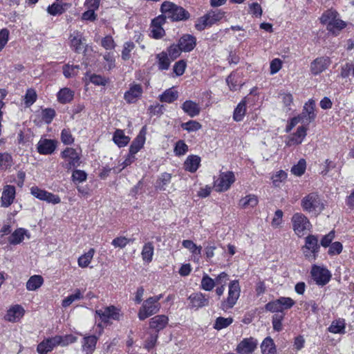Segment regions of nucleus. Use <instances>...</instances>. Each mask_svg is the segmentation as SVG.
I'll list each match as a JSON object with an SVG mask.
<instances>
[{
	"mask_svg": "<svg viewBox=\"0 0 354 354\" xmlns=\"http://www.w3.org/2000/svg\"><path fill=\"white\" fill-rule=\"evenodd\" d=\"M97 338L95 335H88L84 337L82 342V351L85 354H92L95 349Z\"/></svg>",
	"mask_w": 354,
	"mask_h": 354,
	"instance_id": "bb28decb",
	"label": "nucleus"
},
{
	"mask_svg": "<svg viewBox=\"0 0 354 354\" xmlns=\"http://www.w3.org/2000/svg\"><path fill=\"white\" fill-rule=\"evenodd\" d=\"M321 23L326 26V29L334 35L346 27V23L339 18L335 10H328L323 13L320 18Z\"/></svg>",
	"mask_w": 354,
	"mask_h": 354,
	"instance_id": "f257e3e1",
	"label": "nucleus"
},
{
	"mask_svg": "<svg viewBox=\"0 0 354 354\" xmlns=\"http://www.w3.org/2000/svg\"><path fill=\"white\" fill-rule=\"evenodd\" d=\"M178 44L184 52H190L196 45V38L192 35H183L179 39Z\"/></svg>",
	"mask_w": 354,
	"mask_h": 354,
	"instance_id": "4be33fe9",
	"label": "nucleus"
},
{
	"mask_svg": "<svg viewBox=\"0 0 354 354\" xmlns=\"http://www.w3.org/2000/svg\"><path fill=\"white\" fill-rule=\"evenodd\" d=\"M156 58L157 59L158 68L160 71H166L168 70L171 60L169 58L168 54L167 52H161L156 55Z\"/></svg>",
	"mask_w": 354,
	"mask_h": 354,
	"instance_id": "7c9ffc66",
	"label": "nucleus"
},
{
	"mask_svg": "<svg viewBox=\"0 0 354 354\" xmlns=\"http://www.w3.org/2000/svg\"><path fill=\"white\" fill-rule=\"evenodd\" d=\"M80 66L78 65H65L63 68L64 75L66 77H71L77 74Z\"/></svg>",
	"mask_w": 354,
	"mask_h": 354,
	"instance_id": "e2e57ef3",
	"label": "nucleus"
},
{
	"mask_svg": "<svg viewBox=\"0 0 354 354\" xmlns=\"http://www.w3.org/2000/svg\"><path fill=\"white\" fill-rule=\"evenodd\" d=\"M71 46L77 53L83 50L84 48V44L83 42V37L82 34L80 32H74L71 36Z\"/></svg>",
	"mask_w": 354,
	"mask_h": 354,
	"instance_id": "4c0bfd02",
	"label": "nucleus"
},
{
	"mask_svg": "<svg viewBox=\"0 0 354 354\" xmlns=\"http://www.w3.org/2000/svg\"><path fill=\"white\" fill-rule=\"evenodd\" d=\"M181 127L183 130H185L188 132H194L199 130L202 126L196 120H189L187 122L182 123Z\"/></svg>",
	"mask_w": 354,
	"mask_h": 354,
	"instance_id": "3c124183",
	"label": "nucleus"
},
{
	"mask_svg": "<svg viewBox=\"0 0 354 354\" xmlns=\"http://www.w3.org/2000/svg\"><path fill=\"white\" fill-rule=\"evenodd\" d=\"M24 315V309L20 305H14L7 311L5 319L10 322H15L20 319Z\"/></svg>",
	"mask_w": 354,
	"mask_h": 354,
	"instance_id": "5701e85b",
	"label": "nucleus"
},
{
	"mask_svg": "<svg viewBox=\"0 0 354 354\" xmlns=\"http://www.w3.org/2000/svg\"><path fill=\"white\" fill-rule=\"evenodd\" d=\"M302 209L309 213L320 214L324 209L322 199L317 192H311L305 196L301 201Z\"/></svg>",
	"mask_w": 354,
	"mask_h": 354,
	"instance_id": "7ed1b4c3",
	"label": "nucleus"
},
{
	"mask_svg": "<svg viewBox=\"0 0 354 354\" xmlns=\"http://www.w3.org/2000/svg\"><path fill=\"white\" fill-rule=\"evenodd\" d=\"M234 181L235 176L232 171L223 172L215 181V189L219 192H225L230 189Z\"/></svg>",
	"mask_w": 354,
	"mask_h": 354,
	"instance_id": "9d476101",
	"label": "nucleus"
},
{
	"mask_svg": "<svg viewBox=\"0 0 354 354\" xmlns=\"http://www.w3.org/2000/svg\"><path fill=\"white\" fill-rule=\"evenodd\" d=\"M55 116V111L53 109L47 108L41 111V119L46 123L50 124Z\"/></svg>",
	"mask_w": 354,
	"mask_h": 354,
	"instance_id": "864d4df0",
	"label": "nucleus"
},
{
	"mask_svg": "<svg viewBox=\"0 0 354 354\" xmlns=\"http://www.w3.org/2000/svg\"><path fill=\"white\" fill-rule=\"evenodd\" d=\"M201 158L198 156H189L185 161L184 166L187 171L195 172L199 166Z\"/></svg>",
	"mask_w": 354,
	"mask_h": 354,
	"instance_id": "2f4dec72",
	"label": "nucleus"
},
{
	"mask_svg": "<svg viewBox=\"0 0 354 354\" xmlns=\"http://www.w3.org/2000/svg\"><path fill=\"white\" fill-rule=\"evenodd\" d=\"M310 273L313 280L319 286L326 285L331 277L328 269L318 266H313Z\"/></svg>",
	"mask_w": 354,
	"mask_h": 354,
	"instance_id": "f8f14e48",
	"label": "nucleus"
},
{
	"mask_svg": "<svg viewBox=\"0 0 354 354\" xmlns=\"http://www.w3.org/2000/svg\"><path fill=\"white\" fill-rule=\"evenodd\" d=\"M161 11L165 18L171 19L172 21H183L190 17L188 11L181 6H178L172 2L165 1L161 5Z\"/></svg>",
	"mask_w": 354,
	"mask_h": 354,
	"instance_id": "f03ea898",
	"label": "nucleus"
},
{
	"mask_svg": "<svg viewBox=\"0 0 354 354\" xmlns=\"http://www.w3.org/2000/svg\"><path fill=\"white\" fill-rule=\"evenodd\" d=\"M56 147V142L53 140H40L37 144V151L40 154L48 155L54 152Z\"/></svg>",
	"mask_w": 354,
	"mask_h": 354,
	"instance_id": "412c9836",
	"label": "nucleus"
},
{
	"mask_svg": "<svg viewBox=\"0 0 354 354\" xmlns=\"http://www.w3.org/2000/svg\"><path fill=\"white\" fill-rule=\"evenodd\" d=\"M262 354H276V348L272 338L266 337L261 345Z\"/></svg>",
	"mask_w": 354,
	"mask_h": 354,
	"instance_id": "79ce46f5",
	"label": "nucleus"
},
{
	"mask_svg": "<svg viewBox=\"0 0 354 354\" xmlns=\"http://www.w3.org/2000/svg\"><path fill=\"white\" fill-rule=\"evenodd\" d=\"M12 157L8 153H0V169H6L12 165Z\"/></svg>",
	"mask_w": 354,
	"mask_h": 354,
	"instance_id": "13d9d810",
	"label": "nucleus"
},
{
	"mask_svg": "<svg viewBox=\"0 0 354 354\" xmlns=\"http://www.w3.org/2000/svg\"><path fill=\"white\" fill-rule=\"evenodd\" d=\"M232 322L233 319L232 317L225 318L219 317L216 319L214 327L216 330H221L230 326Z\"/></svg>",
	"mask_w": 354,
	"mask_h": 354,
	"instance_id": "603ef678",
	"label": "nucleus"
},
{
	"mask_svg": "<svg viewBox=\"0 0 354 354\" xmlns=\"http://www.w3.org/2000/svg\"><path fill=\"white\" fill-rule=\"evenodd\" d=\"M135 44L132 41H127L124 44L122 51V58L124 60H129L131 57V52L134 49Z\"/></svg>",
	"mask_w": 354,
	"mask_h": 354,
	"instance_id": "6e6d98bb",
	"label": "nucleus"
},
{
	"mask_svg": "<svg viewBox=\"0 0 354 354\" xmlns=\"http://www.w3.org/2000/svg\"><path fill=\"white\" fill-rule=\"evenodd\" d=\"M16 189L13 185H7L4 186L1 197V205L8 207L13 203L15 198Z\"/></svg>",
	"mask_w": 354,
	"mask_h": 354,
	"instance_id": "dca6fc26",
	"label": "nucleus"
},
{
	"mask_svg": "<svg viewBox=\"0 0 354 354\" xmlns=\"http://www.w3.org/2000/svg\"><path fill=\"white\" fill-rule=\"evenodd\" d=\"M162 295H158L153 297H150L146 299L138 312V318L140 320H145L147 317L156 314L160 309V299Z\"/></svg>",
	"mask_w": 354,
	"mask_h": 354,
	"instance_id": "20e7f679",
	"label": "nucleus"
},
{
	"mask_svg": "<svg viewBox=\"0 0 354 354\" xmlns=\"http://www.w3.org/2000/svg\"><path fill=\"white\" fill-rule=\"evenodd\" d=\"M153 251L154 247L152 243L148 242L145 243L142 248L141 252L142 260L147 263L151 262L152 261Z\"/></svg>",
	"mask_w": 354,
	"mask_h": 354,
	"instance_id": "37998d69",
	"label": "nucleus"
},
{
	"mask_svg": "<svg viewBox=\"0 0 354 354\" xmlns=\"http://www.w3.org/2000/svg\"><path fill=\"white\" fill-rule=\"evenodd\" d=\"M192 308H200L209 305V297L201 292L193 293L188 297Z\"/></svg>",
	"mask_w": 354,
	"mask_h": 354,
	"instance_id": "a211bd4d",
	"label": "nucleus"
},
{
	"mask_svg": "<svg viewBox=\"0 0 354 354\" xmlns=\"http://www.w3.org/2000/svg\"><path fill=\"white\" fill-rule=\"evenodd\" d=\"M354 75V64L346 63L342 66L340 75L342 78H347L349 77L351 73Z\"/></svg>",
	"mask_w": 354,
	"mask_h": 354,
	"instance_id": "69168bd1",
	"label": "nucleus"
},
{
	"mask_svg": "<svg viewBox=\"0 0 354 354\" xmlns=\"http://www.w3.org/2000/svg\"><path fill=\"white\" fill-rule=\"evenodd\" d=\"M320 245L318 238L315 235H308L305 239V245L303 246V252L305 257L315 260L319 251Z\"/></svg>",
	"mask_w": 354,
	"mask_h": 354,
	"instance_id": "0eeeda50",
	"label": "nucleus"
},
{
	"mask_svg": "<svg viewBox=\"0 0 354 354\" xmlns=\"http://www.w3.org/2000/svg\"><path fill=\"white\" fill-rule=\"evenodd\" d=\"M37 97V93L34 89H28L24 99L26 106H30L36 101Z\"/></svg>",
	"mask_w": 354,
	"mask_h": 354,
	"instance_id": "0e129e2a",
	"label": "nucleus"
},
{
	"mask_svg": "<svg viewBox=\"0 0 354 354\" xmlns=\"http://www.w3.org/2000/svg\"><path fill=\"white\" fill-rule=\"evenodd\" d=\"M61 140L65 145H71L74 142V138L69 129H64L62 131Z\"/></svg>",
	"mask_w": 354,
	"mask_h": 354,
	"instance_id": "774afa93",
	"label": "nucleus"
},
{
	"mask_svg": "<svg viewBox=\"0 0 354 354\" xmlns=\"http://www.w3.org/2000/svg\"><path fill=\"white\" fill-rule=\"evenodd\" d=\"M95 313L103 322H108L111 319L119 320L120 317L119 310L113 306L97 310Z\"/></svg>",
	"mask_w": 354,
	"mask_h": 354,
	"instance_id": "4468645a",
	"label": "nucleus"
},
{
	"mask_svg": "<svg viewBox=\"0 0 354 354\" xmlns=\"http://www.w3.org/2000/svg\"><path fill=\"white\" fill-rule=\"evenodd\" d=\"M183 51L180 45L178 44H172L167 48V54L172 60L176 59L180 56V53Z\"/></svg>",
	"mask_w": 354,
	"mask_h": 354,
	"instance_id": "680f3d73",
	"label": "nucleus"
},
{
	"mask_svg": "<svg viewBox=\"0 0 354 354\" xmlns=\"http://www.w3.org/2000/svg\"><path fill=\"white\" fill-rule=\"evenodd\" d=\"M315 101L313 100H308L304 106L302 115L304 118H306L310 121L315 119L316 115L315 113Z\"/></svg>",
	"mask_w": 354,
	"mask_h": 354,
	"instance_id": "e433bc0d",
	"label": "nucleus"
},
{
	"mask_svg": "<svg viewBox=\"0 0 354 354\" xmlns=\"http://www.w3.org/2000/svg\"><path fill=\"white\" fill-rule=\"evenodd\" d=\"M330 64L331 60L328 57H317L310 63V72L314 75H319L326 71Z\"/></svg>",
	"mask_w": 354,
	"mask_h": 354,
	"instance_id": "ddd939ff",
	"label": "nucleus"
},
{
	"mask_svg": "<svg viewBox=\"0 0 354 354\" xmlns=\"http://www.w3.org/2000/svg\"><path fill=\"white\" fill-rule=\"evenodd\" d=\"M215 286L214 279L205 274L201 281V288L205 291H211Z\"/></svg>",
	"mask_w": 354,
	"mask_h": 354,
	"instance_id": "09e8293b",
	"label": "nucleus"
},
{
	"mask_svg": "<svg viewBox=\"0 0 354 354\" xmlns=\"http://www.w3.org/2000/svg\"><path fill=\"white\" fill-rule=\"evenodd\" d=\"M54 339L55 337L44 339L38 344L37 348V352L39 354H47L48 352L53 351V349L57 346Z\"/></svg>",
	"mask_w": 354,
	"mask_h": 354,
	"instance_id": "c85d7f7f",
	"label": "nucleus"
},
{
	"mask_svg": "<svg viewBox=\"0 0 354 354\" xmlns=\"http://www.w3.org/2000/svg\"><path fill=\"white\" fill-rule=\"evenodd\" d=\"M77 337L73 335H56L55 336L54 342H55L57 346H66L71 344L75 343L77 342Z\"/></svg>",
	"mask_w": 354,
	"mask_h": 354,
	"instance_id": "473e14b6",
	"label": "nucleus"
},
{
	"mask_svg": "<svg viewBox=\"0 0 354 354\" xmlns=\"http://www.w3.org/2000/svg\"><path fill=\"white\" fill-rule=\"evenodd\" d=\"M113 140L119 147H123L127 145L130 138L125 136L122 130L117 129L113 134Z\"/></svg>",
	"mask_w": 354,
	"mask_h": 354,
	"instance_id": "f704fd0d",
	"label": "nucleus"
},
{
	"mask_svg": "<svg viewBox=\"0 0 354 354\" xmlns=\"http://www.w3.org/2000/svg\"><path fill=\"white\" fill-rule=\"evenodd\" d=\"M182 245L184 248L189 250V252H192V254H193L194 261L198 262L202 251V247L200 245H196L191 240H184L182 243Z\"/></svg>",
	"mask_w": 354,
	"mask_h": 354,
	"instance_id": "a878e982",
	"label": "nucleus"
},
{
	"mask_svg": "<svg viewBox=\"0 0 354 354\" xmlns=\"http://www.w3.org/2000/svg\"><path fill=\"white\" fill-rule=\"evenodd\" d=\"M57 97L60 103H69L73 99L74 92L68 88H63L57 93Z\"/></svg>",
	"mask_w": 354,
	"mask_h": 354,
	"instance_id": "72a5a7b5",
	"label": "nucleus"
},
{
	"mask_svg": "<svg viewBox=\"0 0 354 354\" xmlns=\"http://www.w3.org/2000/svg\"><path fill=\"white\" fill-rule=\"evenodd\" d=\"M258 203V199L254 195H248L241 198L239 202V205L243 208L254 207Z\"/></svg>",
	"mask_w": 354,
	"mask_h": 354,
	"instance_id": "de8ad7c7",
	"label": "nucleus"
},
{
	"mask_svg": "<svg viewBox=\"0 0 354 354\" xmlns=\"http://www.w3.org/2000/svg\"><path fill=\"white\" fill-rule=\"evenodd\" d=\"M188 151V146L183 140H178L174 147V153L176 156H183Z\"/></svg>",
	"mask_w": 354,
	"mask_h": 354,
	"instance_id": "338daca9",
	"label": "nucleus"
},
{
	"mask_svg": "<svg viewBox=\"0 0 354 354\" xmlns=\"http://www.w3.org/2000/svg\"><path fill=\"white\" fill-rule=\"evenodd\" d=\"M306 163L304 159H301L299 160L298 163L295 165H294L291 171L293 174L300 176H301L306 170Z\"/></svg>",
	"mask_w": 354,
	"mask_h": 354,
	"instance_id": "4d7b16f0",
	"label": "nucleus"
},
{
	"mask_svg": "<svg viewBox=\"0 0 354 354\" xmlns=\"http://www.w3.org/2000/svg\"><path fill=\"white\" fill-rule=\"evenodd\" d=\"M181 107L183 111L192 118L198 115L201 112L199 105L192 100L185 101Z\"/></svg>",
	"mask_w": 354,
	"mask_h": 354,
	"instance_id": "393cba45",
	"label": "nucleus"
},
{
	"mask_svg": "<svg viewBox=\"0 0 354 354\" xmlns=\"http://www.w3.org/2000/svg\"><path fill=\"white\" fill-rule=\"evenodd\" d=\"M29 238L28 230L24 228H18L15 230L8 239V242L12 245H17L23 241L24 236Z\"/></svg>",
	"mask_w": 354,
	"mask_h": 354,
	"instance_id": "cd10ccee",
	"label": "nucleus"
},
{
	"mask_svg": "<svg viewBox=\"0 0 354 354\" xmlns=\"http://www.w3.org/2000/svg\"><path fill=\"white\" fill-rule=\"evenodd\" d=\"M82 298H83L82 293L79 289H77L74 294L68 296L62 301V305L64 308H66L75 301L81 299Z\"/></svg>",
	"mask_w": 354,
	"mask_h": 354,
	"instance_id": "8fccbe9b",
	"label": "nucleus"
},
{
	"mask_svg": "<svg viewBox=\"0 0 354 354\" xmlns=\"http://www.w3.org/2000/svg\"><path fill=\"white\" fill-rule=\"evenodd\" d=\"M147 128L143 127L140 131L138 135L131 143L129 148V153L136 155L144 146L146 140Z\"/></svg>",
	"mask_w": 354,
	"mask_h": 354,
	"instance_id": "aec40b11",
	"label": "nucleus"
},
{
	"mask_svg": "<svg viewBox=\"0 0 354 354\" xmlns=\"http://www.w3.org/2000/svg\"><path fill=\"white\" fill-rule=\"evenodd\" d=\"M44 283V279L41 275H33L26 282V288L30 291H34L39 288Z\"/></svg>",
	"mask_w": 354,
	"mask_h": 354,
	"instance_id": "c9c22d12",
	"label": "nucleus"
},
{
	"mask_svg": "<svg viewBox=\"0 0 354 354\" xmlns=\"http://www.w3.org/2000/svg\"><path fill=\"white\" fill-rule=\"evenodd\" d=\"M307 129L304 127H299L296 133L290 135L286 141V145L290 147L301 144L306 136Z\"/></svg>",
	"mask_w": 354,
	"mask_h": 354,
	"instance_id": "b1692460",
	"label": "nucleus"
},
{
	"mask_svg": "<svg viewBox=\"0 0 354 354\" xmlns=\"http://www.w3.org/2000/svg\"><path fill=\"white\" fill-rule=\"evenodd\" d=\"M168 323V317L165 315H156L150 320V327L158 331L164 328Z\"/></svg>",
	"mask_w": 354,
	"mask_h": 354,
	"instance_id": "c756f323",
	"label": "nucleus"
},
{
	"mask_svg": "<svg viewBox=\"0 0 354 354\" xmlns=\"http://www.w3.org/2000/svg\"><path fill=\"white\" fill-rule=\"evenodd\" d=\"M328 254L330 256H335L339 254L343 250L342 244L339 241L332 243L329 246Z\"/></svg>",
	"mask_w": 354,
	"mask_h": 354,
	"instance_id": "052dcab7",
	"label": "nucleus"
},
{
	"mask_svg": "<svg viewBox=\"0 0 354 354\" xmlns=\"http://www.w3.org/2000/svg\"><path fill=\"white\" fill-rule=\"evenodd\" d=\"M246 112L245 100L241 101L234 111L233 119L236 122L242 121Z\"/></svg>",
	"mask_w": 354,
	"mask_h": 354,
	"instance_id": "c03bdc74",
	"label": "nucleus"
},
{
	"mask_svg": "<svg viewBox=\"0 0 354 354\" xmlns=\"http://www.w3.org/2000/svg\"><path fill=\"white\" fill-rule=\"evenodd\" d=\"M171 175L168 173L162 174L156 180V189L165 191L166 190L167 187L171 183Z\"/></svg>",
	"mask_w": 354,
	"mask_h": 354,
	"instance_id": "58836bf2",
	"label": "nucleus"
},
{
	"mask_svg": "<svg viewBox=\"0 0 354 354\" xmlns=\"http://www.w3.org/2000/svg\"><path fill=\"white\" fill-rule=\"evenodd\" d=\"M30 194L40 201H46L48 203L58 204L61 202V198L58 195L41 189L37 186L30 188Z\"/></svg>",
	"mask_w": 354,
	"mask_h": 354,
	"instance_id": "9b49d317",
	"label": "nucleus"
},
{
	"mask_svg": "<svg viewBox=\"0 0 354 354\" xmlns=\"http://www.w3.org/2000/svg\"><path fill=\"white\" fill-rule=\"evenodd\" d=\"M292 230L299 237L304 236L312 228L309 219L302 213H295L291 218Z\"/></svg>",
	"mask_w": 354,
	"mask_h": 354,
	"instance_id": "423d86ee",
	"label": "nucleus"
},
{
	"mask_svg": "<svg viewBox=\"0 0 354 354\" xmlns=\"http://www.w3.org/2000/svg\"><path fill=\"white\" fill-rule=\"evenodd\" d=\"M87 75L88 76L89 81L96 86H105L109 82L107 78L100 75L88 74Z\"/></svg>",
	"mask_w": 354,
	"mask_h": 354,
	"instance_id": "5fc2aeb1",
	"label": "nucleus"
},
{
	"mask_svg": "<svg viewBox=\"0 0 354 354\" xmlns=\"http://www.w3.org/2000/svg\"><path fill=\"white\" fill-rule=\"evenodd\" d=\"M224 16L225 12L221 10H210L203 16L197 19L194 27L197 30L202 31L221 21Z\"/></svg>",
	"mask_w": 354,
	"mask_h": 354,
	"instance_id": "39448f33",
	"label": "nucleus"
},
{
	"mask_svg": "<svg viewBox=\"0 0 354 354\" xmlns=\"http://www.w3.org/2000/svg\"><path fill=\"white\" fill-rule=\"evenodd\" d=\"M165 22V19L163 16H159L152 20L151 26V35L154 39H160L165 35V30L162 26Z\"/></svg>",
	"mask_w": 354,
	"mask_h": 354,
	"instance_id": "f3484780",
	"label": "nucleus"
},
{
	"mask_svg": "<svg viewBox=\"0 0 354 354\" xmlns=\"http://www.w3.org/2000/svg\"><path fill=\"white\" fill-rule=\"evenodd\" d=\"M277 299L279 302L282 312L284 310L291 308L295 304V301L290 297H281Z\"/></svg>",
	"mask_w": 354,
	"mask_h": 354,
	"instance_id": "bf43d9fd",
	"label": "nucleus"
},
{
	"mask_svg": "<svg viewBox=\"0 0 354 354\" xmlns=\"http://www.w3.org/2000/svg\"><path fill=\"white\" fill-rule=\"evenodd\" d=\"M95 250L91 248L87 252L80 256L77 260L78 266L82 268L88 267L93 258Z\"/></svg>",
	"mask_w": 354,
	"mask_h": 354,
	"instance_id": "ea45409f",
	"label": "nucleus"
},
{
	"mask_svg": "<svg viewBox=\"0 0 354 354\" xmlns=\"http://www.w3.org/2000/svg\"><path fill=\"white\" fill-rule=\"evenodd\" d=\"M257 346V341L252 337L243 339L237 346L236 351L239 354H250Z\"/></svg>",
	"mask_w": 354,
	"mask_h": 354,
	"instance_id": "6ab92c4d",
	"label": "nucleus"
},
{
	"mask_svg": "<svg viewBox=\"0 0 354 354\" xmlns=\"http://www.w3.org/2000/svg\"><path fill=\"white\" fill-rule=\"evenodd\" d=\"M328 330L332 333L344 334L345 333V321L343 319H339L333 321L328 328Z\"/></svg>",
	"mask_w": 354,
	"mask_h": 354,
	"instance_id": "a18cd8bd",
	"label": "nucleus"
},
{
	"mask_svg": "<svg viewBox=\"0 0 354 354\" xmlns=\"http://www.w3.org/2000/svg\"><path fill=\"white\" fill-rule=\"evenodd\" d=\"M240 291L239 281L237 280L231 281L229 284L228 296L226 301L222 303V308L224 310L232 308L239 297Z\"/></svg>",
	"mask_w": 354,
	"mask_h": 354,
	"instance_id": "1a4fd4ad",
	"label": "nucleus"
},
{
	"mask_svg": "<svg viewBox=\"0 0 354 354\" xmlns=\"http://www.w3.org/2000/svg\"><path fill=\"white\" fill-rule=\"evenodd\" d=\"M178 97V91L173 88L167 89L162 95L159 96V99L162 102L172 103L177 100Z\"/></svg>",
	"mask_w": 354,
	"mask_h": 354,
	"instance_id": "a19ab883",
	"label": "nucleus"
},
{
	"mask_svg": "<svg viewBox=\"0 0 354 354\" xmlns=\"http://www.w3.org/2000/svg\"><path fill=\"white\" fill-rule=\"evenodd\" d=\"M142 87L139 84H131L129 89L124 93V98L129 104L135 103L142 94Z\"/></svg>",
	"mask_w": 354,
	"mask_h": 354,
	"instance_id": "2eb2a0df",
	"label": "nucleus"
},
{
	"mask_svg": "<svg viewBox=\"0 0 354 354\" xmlns=\"http://www.w3.org/2000/svg\"><path fill=\"white\" fill-rule=\"evenodd\" d=\"M61 156L65 160V162L62 163V167L68 170H71L80 165V153L73 148H66L61 153Z\"/></svg>",
	"mask_w": 354,
	"mask_h": 354,
	"instance_id": "6e6552de",
	"label": "nucleus"
},
{
	"mask_svg": "<svg viewBox=\"0 0 354 354\" xmlns=\"http://www.w3.org/2000/svg\"><path fill=\"white\" fill-rule=\"evenodd\" d=\"M239 74L232 73L227 77L226 82L231 91L237 90L241 85V82L239 81Z\"/></svg>",
	"mask_w": 354,
	"mask_h": 354,
	"instance_id": "49530a36",
	"label": "nucleus"
}]
</instances>
